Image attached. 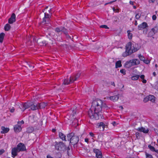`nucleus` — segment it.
<instances>
[{
    "instance_id": "1",
    "label": "nucleus",
    "mask_w": 158,
    "mask_h": 158,
    "mask_svg": "<svg viewBox=\"0 0 158 158\" xmlns=\"http://www.w3.org/2000/svg\"><path fill=\"white\" fill-rule=\"evenodd\" d=\"M107 108L106 104L100 99L93 101L90 108L88 112V115L91 119L99 118V115H101L102 111Z\"/></svg>"
},
{
    "instance_id": "2",
    "label": "nucleus",
    "mask_w": 158,
    "mask_h": 158,
    "mask_svg": "<svg viewBox=\"0 0 158 158\" xmlns=\"http://www.w3.org/2000/svg\"><path fill=\"white\" fill-rule=\"evenodd\" d=\"M138 50V49L137 48H135L133 46H132L131 43L129 42L126 46V50L123 53V56L124 57H126L132 53L136 52Z\"/></svg>"
},
{
    "instance_id": "3",
    "label": "nucleus",
    "mask_w": 158,
    "mask_h": 158,
    "mask_svg": "<svg viewBox=\"0 0 158 158\" xmlns=\"http://www.w3.org/2000/svg\"><path fill=\"white\" fill-rule=\"evenodd\" d=\"M80 75V73H77L76 75H73L69 77V78H66L64 79V84L65 85H68L70 83L73 82L78 78Z\"/></svg>"
},
{
    "instance_id": "4",
    "label": "nucleus",
    "mask_w": 158,
    "mask_h": 158,
    "mask_svg": "<svg viewBox=\"0 0 158 158\" xmlns=\"http://www.w3.org/2000/svg\"><path fill=\"white\" fill-rule=\"evenodd\" d=\"M54 146L55 149L57 151H64L66 148V146L63 142L56 141Z\"/></svg>"
},
{
    "instance_id": "5",
    "label": "nucleus",
    "mask_w": 158,
    "mask_h": 158,
    "mask_svg": "<svg viewBox=\"0 0 158 158\" xmlns=\"http://www.w3.org/2000/svg\"><path fill=\"white\" fill-rule=\"evenodd\" d=\"M148 27L147 23L145 22H143L138 26V29L139 30H142L143 29H147L146 31H147V28Z\"/></svg>"
},
{
    "instance_id": "6",
    "label": "nucleus",
    "mask_w": 158,
    "mask_h": 158,
    "mask_svg": "<svg viewBox=\"0 0 158 158\" xmlns=\"http://www.w3.org/2000/svg\"><path fill=\"white\" fill-rule=\"evenodd\" d=\"M18 149V151H23L26 150V147L23 143H19L16 147Z\"/></svg>"
},
{
    "instance_id": "7",
    "label": "nucleus",
    "mask_w": 158,
    "mask_h": 158,
    "mask_svg": "<svg viewBox=\"0 0 158 158\" xmlns=\"http://www.w3.org/2000/svg\"><path fill=\"white\" fill-rule=\"evenodd\" d=\"M94 152L96 154V156L97 158H103L102 157V153L98 149H94Z\"/></svg>"
},
{
    "instance_id": "8",
    "label": "nucleus",
    "mask_w": 158,
    "mask_h": 158,
    "mask_svg": "<svg viewBox=\"0 0 158 158\" xmlns=\"http://www.w3.org/2000/svg\"><path fill=\"white\" fill-rule=\"evenodd\" d=\"M16 21V16L14 13H13L11 17L8 19V23L10 24H12Z\"/></svg>"
},
{
    "instance_id": "9",
    "label": "nucleus",
    "mask_w": 158,
    "mask_h": 158,
    "mask_svg": "<svg viewBox=\"0 0 158 158\" xmlns=\"http://www.w3.org/2000/svg\"><path fill=\"white\" fill-rule=\"evenodd\" d=\"M119 98V94L113 96L107 97V99H110L113 102H116L118 101Z\"/></svg>"
},
{
    "instance_id": "10",
    "label": "nucleus",
    "mask_w": 158,
    "mask_h": 158,
    "mask_svg": "<svg viewBox=\"0 0 158 158\" xmlns=\"http://www.w3.org/2000/svg\"><path fill=\"white\" fill-rule=\"evenodd\" d=\"M79 140V139L78 137L77 136H75L73 137L70 142L73 143V144L74 145L77 143L78 142Z\"/></svg>"
},
{
    "instance_id": "11",
    "label": "nucleus",
    "mask_w": 158,
    "mask_h": 158,
    "mask_svg": "<svg viewBox=\"0 0 158 158\" xmlns=\"http://www.w3.org/2000/svg\"><path fill=\"white\" fill-rule=\"evenodd\" d=\"M137 130L141 132H143L144 133H148L149 132V129L148 128L145 129V128L141 127H139L137 129Z\"/></svg>"
},
{
    "instance_id": "12",
    "label": "nucleus",
    "mask_w": 158,
    "mask_h": 158,
    "mask_svg": "<svg viewBox=\"0 0 158 158\" xmlns=\"http://www.w3.org/2000/svg\"><path fill=\"white\" fill-rule=\"evenodd\" d=\"M18 149L16 148H12V150L11 154L12 155V157L13 158L15 157L17 155V153L19 152Z\"/></svg>"
},
{
    "instance_id": "13",
    "label": "nucleus",
    "mask_w": 158,
    "mask_h": 158,
    "mask_svg": "<svg viewBox=\"0 0 158 158\" xmlns=\"http://www.w3.org/2000/svg\"><path fill=\"white\" fill-rule=\"evenodd\" d=\"M14 129L15 132H19L22 130L21 126L18 124L15 125L14 127Z\"/></svg>"
},
{
    "instance_id": "14",
    "label": "nucleus",
    "mask_w": 158,
    "mask_h": 158,
    "mask_svg": "<svg viewBox=\"0 0 158 158\" xmlns=\"http://www.w3.org/2000/svg\"><path fill=\"white\" fill-rule=\"evenodd\" d=\"M30 104L31 102H27L23 104L22 106H23V111L30 107L31 105Z\"/></svg>"
},
{
    "instance_id": "15",
    "label": "nucleus",
    "mask_w": 158,
    "mask_h": 158,
    "mask_svg": "<svg viewBox=\"0 0 158 158\" xmlns=\"http://www.w3.org/2000/svg\"><path fill=\"white\" fill-rule=\"evenodd\" d=\"M97 127L98 128H99L101 129V127L103 131H104L105 127V124L103 122H101L100 123H98L97 124Z\"/></svg>"
},
{
    "instance_id": "16",
    "label": "nucleus",
    "mask_w": 158,
    "mask_h": 158,
    "mask_svg": "<svg viewBox=\"0 0 158 158\" xmlns=\"http://www.w3.org/2000/svg\"><path fill=\"white\" fill-rule=\"evenodd\" d=\"M47 104L46 103L42 102L38 104V109L43 108H45L47 105Z\"/></svg>"
},
{
    "instance_id": "17",
    "label": "nucleus",
    "mask_w": 158,
    "mask_h": 158,
    "mask_svg": "<svg viewBox=\"0 0 158 158\" xmlns=\"http://www.w3.org/2000/svg\"><path fill=\"white\" fill-rule=\"evenodd\" d=\"M133 66L138 65L140 64V61L139 60L135 59H134L131 60Z\"/></svg>"
},
{
    "instance_id": "18",
    "label": "nucleus",
    "mask_w": 158,
    "mask_h": 158,
    "mask_svg": "<svg viewBox=\"0 0 158 158\" xmlns=\"http://www.w3.org/2000/svg\"><path fill=\"white\" fill-rule=\"evenodd\" d=\"M30 105H31L30 107H31V109L32 110H34L37 109H39L38 104L36 105H34L32 102H31Z\"/></svg>"
},
{
    "instance_id": "19",
    "label": "nucleus",
    "mask_w": 158,
    "mask_h": 158,
    "mask_svg": "<svg viewBox=\"0 0 158 158\" xmlns=\"http://www.w3.org/2000/svg\"><path fill=\"white\" fill-rule=\"evenodd\" d=\"M59 137L62 140L66 141V136L62 132H60L59 133Z\"/></svg>"
},
{
    "instance_id": "20",
    "label": "nucleus",
    "mask_w": 158,
    "mask_h": 158,
    "mask_svg": "<svg viewBox=\"0 0 158 158\" xmlns=\"http://www.w3.org/2000/svg\"><path fill=\"white\" fill-rule=\"evenodd\" d=\"M1 129L2 131H1L2 134H5L8 132L9 131V129L8 128H5L4 127H2Z\"/></svg>"
},
{
    "instance_id": "21",
    "label": "nucleus",
    "mask_w": 158,
    "mask_h": 158,
    "mask_svg": "<svg viewBox=\"0 0 158 158\" xmlns=\"http://www.w3.org/2000/svg\"><path fill=\"white\" fill-rule=\"evenodd\" d=\"M74 133L73 132H71V133L68 134L67 135V138H68L69 141H70L71 139H72L73 137L75 136Z\"/></svg>"
},
{
    "instance_id": "22",
    "label": "nucleus",
    "mask_w": 158,
    "mask_h": 158,
    "mask_svg": "<svg viewBox=\"0 0 158 158\" xmlns=\"http://www.w3.org/2000/svg\"><path fill=\"white\" fill-rule=\"evenodd\" d=\"M132 62L131 61V60L129 61H127L125 64V66L126 67L129 68L131 66H132Z\"/></svg>"
},
{
    "instance_id": "23",
    "label": "nucleus",
    "mask_w": 158,
    "mask_h": 158,
    "mask_svg": "<svg viewBox=\"0 0 158 158\" xmlns=\"http://www.w3.org/2000/svg\"><path fill=\"white\" fill-rule=\"evenodd\" d=\"M122 66L121 61V60H118L117 61L115 64V67L117 68Z\"/></svg>"
},
{
    "instance_id": "24",
    "label": "nucleus",
    "mask_w": 158,
    "mask_h": 158,
    "mask_svg": "<svg viewBox=\"0 0 158 158\" xmlns=\"http://www.w3.org/2000/svg\"><path fill=\"white\" fill-rule=\"evenodd\" d=\"M10 26L9 24H6L5 26L4 29L6 31H9L10 28Z\"/></svg>"
},
{
    "instance_id": "25",
    "label": "nucleus",
    "mask_w": 158,
    "mask_h": 158,
    "mask_svg": "<svg viewBox=\"0 0 158 158\" xmlns=\"http://www.w3.org/2000/svg\"><path fill=\"white\" fill-rule=\"evenodd\" d=\"M5 34L3 33H2L0 34V42L2 43Z\"/></svg>"
},
{
    "instance_id": "26",
    "label": "nucleus",
    "mask_w": 158,
    "mask_h": 158,
    "mask_svg": "<svg viewBox=\"0 0 158 158\" xmlns=\"http://www.w3.org/2000/svg\"><path fill=\"white\" fill-rule=\"evenodd\" d=\"M139 77V75H135L131 77V79L132 80H137Z\"/></svg>"
},
{
    "instance_id": "27",
    "label": "nucleus",
    "mask_w": 158,
    "mask_h": 158,
    "mask_svg": "<svg viewBox=\"0 0 158 158\" xmlns=\"http://www.w3.org/2000/svg\"><path fill=\"white\" fill-rule=\"evenodd\" d=\"M55 31L57 33H59L61 32L62 31V27L56 28L55 29Z\"/></svg>"
},
{
    "instance_id": "28",
    "label": "nucleus",
    "mask_w": 158,
    "mask_h": 158,
    "mask_svg": "<svg viewBox=\"0 0 158 158\" xmlns=\"http://www.w3.org/2000/svg\"><path fill=\"white\" fill-rule=\"evenodd\" d=\"M127 35L128 38L130 39H131L132 37V34L131 33L130 31H127Z\"/></svg>"
},
{
    "instance_id": "29",
    "label": "nucleus",
    "mask_w": 158,
    "mask_h": 158,
    "mask_svg": "<svg viewBox=\"0 0 158 158\" xmlns=\"http://www.w3.org/2000/svg\"><path fill=\"white\" fill-rule=\"evenodd\" d=\"M62 31L61 32H63L64 34L67 35V31L65 27H62Z\"/></svg>"
},
{
    "instance_id": "30",
    "label": "nucleus",
    "mask_w": 158,
    "mask_h": 158,
    "mask_svg": "<svg viewBox=\"0 0 158 158\" xmlns=\"http://www.w3.org/2000/svg\"><path fill=\"white\" fill-rule=\"evenodd\" d=\"M50 19H48V20H47V19H45V18H44L43 19V20L42 21V23H44V24H48L49 22Z\"/></svg>"
},
{
    "instance_id": "31",
    "label": "nucleus",
    "mask_w": 158,
    "mask_h": 158,
    "mask_svg": "<svg viewBox=\"0 0 158 158\" xmlns=\"http://www.w3.org/2000/svg\"><path fill=\"white\" fill-rule=\"evenodd\" d=\"M154 97L153 95H149L148 97V98L149 100L153 102H154L155 99H154Z\"/></svg>"
},
{
    "instance_id": "32",
    "label": "nucleus",
    "mask_w": 158,
    "mask_h": 158,
    "mask_svg": "<svg viewBox=\"0 0 158 158\" xmlns=\"http://www.w3.org/2000/svg\"><path fill=\"white\" fill-rule=\"evenodd\" d=\"M148 148L152 152H154L155 151V148L151 145H149L148 146Z\"/></svg>"
},
{
    "instance_id": "33",
    "label": "nucleus",
    "mask_w": 158,
    "mask_h": 158,
    "mask_svg": "<svg viewBox=\"0 0 158 158\" xmlns=\"http://www.w3.org/2000/svg\"><path fill=\"white\" fill-rule=\"evenodd\" d=\"M145 153V156H146V158H153V157L152 155L146 152Z\"/></svg>"
},
{
    "instance_id": "34",
    "label": "nucleus",
    "mask_w": 158,
    "mask_h": 158,
    "mask_svg": "<svg viewBox=\"0 0 158 158\" xmlns=\"http://www.w3.org/2000/svg\"><path fill=\"white\" fill-rule=\"evenodd\" d=\"M34 129L33 127H29L27 129V131L28 133H31L33 131Z\"/></svg>"
},
{
    "instance_id": "35",
    "label": "nucleus",
    "mask_w": 158,
    "mask_h": 158,
    "mask_svg": "<svg viewBox=\"0 0 158 158\" xmlns=\"http://www.w3.org/2000/svg\"><path fill=\"white\" fill-rule=\"evenodd\" d=\"M44 18H45V19H47V20H48L50 19V15L48 14L45 13V16Z\"/></svg>"
},
{
    "instance_id": "36",
    "label": "nucleus",
    "mask_w": 158,
    "mask_h": 158,
    "mask_svg": "<svg viewBox=\"0 0 158 158\" xmlns=\"http://www.w3.org/2000/svg\"><path fill=\"white\" fill-rule=\"evenodd\" d=\"M138 56L139 59L141 60L144 61L145 60V58L143 56L141 55H139Z\"/></svg>"
},
{
    "instance_id": "37",
    "label": "nucleus",
    "mask_w": 158,
    "mask_h": 158,
    "mask_svg": "<svg viewBox=\"0 0 158 158\" xmlns=\"http://www.w3.org/2000/svg\"><path fill=\"white\" fill-rule=\"evenodd\" d=\"M141 15L139 13H137L135 15V18L137 19H138L141 17Z\"/></svg>"
},
{
    "instance_id": "38",
    "label": "nucleus",
    "mask_w": 158,
    "mask_h": 158,
    "mask_svg": "<svg viewBox=\"0 0 158 158\" xmlns=\"http://www.w3.org/2000/svg\"><path fill=\"white\" fill-rule=\"evenodd\" d=\"M135 135L136 136V139H139L140 135V133L138 132H137L135 133Z\"/></svg>"
},
{
    "instance_id": "39",
    "label": "nucleus",
    "mask_w": 158,
    "mask_h": 158,
    "mask_svg": "<svg viewBox=\"0 0 158 158\" xmlns=\"http://www.w3.org/2000/svg\"><path fill=\"white\" fill-rule=\"evenodd\" d=\"M120 72L124 75L126 74V70L125 69H122L120 70Z\"/></svg>"
},
{
    "instance_id": "40",
    "label": "nucleus",
    "mask_w": 158,
    "mask_h": 158,
    "mask_svg": "<svg viewBox=\"0 0 158 158\" xmlns=\"http://www.w3.org/2000/svg\"><path fill=\"white\" fill-rule=\"evenodd\" d=\"M154 34L151 31L149 32L148 34L149 36L152 37L154 35Z\"/></svg>"
},
{
    "instance_id": "41",
    "label": "nucleus",
    "mask_w": 158,
    "mask_h": 158,
    "mask_svg": "<svg viewBox=\"0 0 158 158\" xmlns=\"http://www.w3.org/2000/svg\"><path fill=\"white\" fill-rule=\"evenodd\" d=\"M151 31H152L154 34L157 32V31L156 30L155 28H152L151 29Z\"/></svg>"
},
{
    "instance_id": "42",
    "label": "nucleus",
    "mask_w": 158,
    "mask_h": 158,
    "mask_svg": "<svg viewBox=\"0 0 158 158\" xmlns=\"http://www.w3.org/2000/svg\"><path fill=\"white\" fill-rule=\"evenodd\" d=\"M24 122L23 120L21 121H19L18 122V124L19 125L21 126V125L23 124Z\"/></svg>"
},
{
    "instance_id": "43",
    "label": "nucleus",
    "mask_w": 158,
    "mask_h": 158,
    "mask_svg": "<svg viewBox=\"0 0 158 158\" xmlns=\"http://www.w3.org/2000/svg\"><path fill=\"white\" fill-rule=\"evenodd\" d=\"M100 27L101 28H104L105 29L108 28V27L107 26H106V25H102L100 26Z\"/></svg>"
},
{
    "instance_id": "44",
    "label": "nucleus",
    "mask_w": 158,
    "mask_h": 158,
    "mask_svg": "<svg viewBox=\"0 0 158 158\" xmlns=\"http://www.w3.org/2000/svg\"><path fill=\"white\" fill-rule=\"evenodd\" d=\"M149 100L148 98H144L143 101L144 102H147Z\"/></svg>"
},
{
    "instance_id": "45",
    "label": "nucleus",
    "mask_w": 158,
    "mask_h": 158,
    "mask_svg": "<svg viewBox=\"0 0 158 158\" xmlns=\"http://www.w3.org/2000/svg\"><path fill=\"white\" fill-rule=\"evenodd\" d=\"M152 19L153 20H155L156 19V15H153L152 16Z\"/></svg>"
},
{
    "instance_id": "46",
    "label": "nucleus",
    "mask_w": 158,
    "mask_h": 158,
    "mask_svg": "<svg viewBox=\"0 0 158 158\" xmlns=\"http://www.w3.org/2000/svg\"><path fill=\"white\" fill-rule=\"evenodd\" d=\"M115 2V1H111L109 2H108V3H106L105 4V5H106L108 4H112V3H113V2Z\"/></svg>"
},
{
    "instance_id": "47",
    "label": "nucleus",
    "mask_w": 158,
    "mask_h": 158,
    "mask_svg": "<svg viewBox=\"0 0 158 158\" xmlns=\"http://www.w3.org/2000/svg\"><path fill=\"white\" fill-rule=\"evenodd\" d=\"M89 135L92 136V137H94V133L92 132H90L89 133Z\"/></svg>"
},
{
    "instance_id": "48",
    "label": "nucleus",
    "mask_w": 158,
    "mask_h": 158,
    "mask_svg": "<svg viewBox=\"0 0 158 158\" xmlns=\"http://www.w3.org/2000/svg\"><path fill=\"white\" fill-rule=\"evenodd\" d=\"M5 152V151L3 149H2L0 150V155L2 154Z\"/></svg>"
},
{
    "instance_id": "49",
    "label": "nucleus",
    "mask_w": 158,
    "mask_h": 158,
    "mask_svg": "<svg viewBox=\"0 0 158 158\" xmlns=\"http://www.w3.org/2000/svg\"><path fill=\"white\" fill-rule=\"evenodd\" d=\"M140 78L143 79L144 78L145 76L144 75H141L140 76H139Z\"/></svg>"
},
{
    "instance_id": "50",
    "label": "nucleus",
    "mask_w": 158,
    "mask_h": 158,
    "mask_svg": "<svg viewBox=\"0 0 158 158\" xmlns=\"http://www.w3.org/2000/svg\"><path fill=\"white\" fill-rule=\"evenodd\" d=\"M85 141L87 143H89V139L87 138H86L85 139Z\"/></svg>"
},
{
    "instance_id": "51",
    "label": "nucleus",
    "mask_w": 158,
    "mask_h": 158,
    "mask_svg": "<svg viewBox=\"0 0 158 158\" xmlns=\"http://www.w3.org/2000/svg\"><path fill=\"white\" fill-rule=\"evenodd\" d=\"M15 109H14V108H13L11 109L10 110V111L11 112H13L14 111Z\"/></svg>"
},
{
    "instance_id": "52",
    "label": "nucleus",
    "mask_w": 158,
    "mask_h": 158,
    "mask_svg": "<svg viewBox=\"0 0 158 158\" xmlns=\"http://www.w3.org/2000/svg\"><path fill=\"white\" fill-rule=\"evenodd\" d=\"M142 82L143 83H146L147 82V81L144 79H142Z\"/></svg>"
},
{
    "instance_id": "53",
    "label": "nucleus",
    "mask_w": 158,
    "mask_h": 158,
    "mask_svg": "<svg viewBox=\"0 0 158 158\" xmlns=\"http://www.w3.org/2000/svg\"><path fill=\"white\" fill-rule=\"evenodd\" d=\"M150 2L153 3L156 0H149Z\"/></svg>"
},
{
    "instance_id": "54",
    "label": "nucleus",
    "mask_w": 158,
    "mask_h": 158,
    "mask_svg": "<svg viewBox=\"0 0 158 158\" xmlns=\"http://www.w3.org/2000/svg\"><path fill=\"white\" fill-rule=\"evenodd\" d=\"M47 158H53L50 155H48L47 156Z\"/></svg>"
},
{
    "instance_id": "55",
    "label": "nucleus",
    "mask_w": 158,
    "mask_h": 158,
    "mask_svg": "<svg viewBox=\"0 0 158 158\" xmlns=\"http://www.w3.org/2000/svg\"><path fill=\"white\" fill-rule=\"evenodd\" d=\"M138 24V23H137V21L136 20H135V23H134V24L135 25V26H136Z\"/></svg>"
},
{
    "instance_id": "56",
    "label": "nucleus",
    "mask_w": 158,
    "mask_h": 158,
    "mask_svg": "<svg viewBox=\"0 0 158 158\" xmlns=\"http://www.w3.org/2000/svg\"><path fill=\"white\" fill-rule=\"evenodd\" d=\"M111 85L114 86H115V84L114 83V82H111Z\"/></svg>"
},
{
    "instance_id": "57",
    "label": "nucleus",
    "mask_w": 158,
    "mask_h": 158,
    "mask_svg": "<svg viewBox=\"0 0 158 158\" xmlns=\"http://www.w3.org/2000/svg\"><path fill=\"white\" fill-rule=\"evenodd\" d=\"M153 75L154 76H156V73L155 72H154L153 73Z\"/></svg>"
},
{
    "instance_id": "58",
    "label": "nucleus",
    "mask_w": 158,
    "mask_h": 158,
    "mask_svg": "<svg viewBox=\"0 0 158 158\" xmlns=\"http://www.w3.org/2000/svg\"><path fill=\"white\" fill-rule=\"evenodd\" d=\"M154 152L158 154V150L155 149V151H154Z\"/></svg>"
},
{
    "instance_id": "59",
    "label": "nucleus",
    "mask_w": 158,
    "mask_h": 158,
    "mask_svg": "<svg viewBox=\"0 0 158 158\" xmlns=\"http://www.w3.org/2000/svg\"><path fill=\"white\" fill-rule=\"evenodd\" d=\"M56 131V130L55 129H52V131L53 132H55Z\"/></svg>"
},
{
    "instance_id": "60",
    "label": "nucleus",
    "mask_w": 158,
    "mask_h": 158,
    "mask_svg": "<svg viewBox=\"0 0 158 158\" xmlns=\"http://www.w3.org/2000/svg\"><path fill=\"white\" fill-rule=\"evenodd\" d=\"M120 107V108H121V109H123V106H120V107Z\"/></svg>"
},
{
    "instance_id": "61",
    "label": "nucleus",
    "mask_w": 158,
    "mask_h": 158,
    "mask_svg": "<svg viewBox=\"0 0 158 158\" xmlns=\"http://www.w3.org/2000/svg\"><path fill=\"white\" fill-rule=\"evenodd\" d=\"M144 62L145 63H146V64H148V62L147 61V60L146 61V62Z\"/></svg>"
},
{
    "instance_id": "62",
    "label": "nucleus",
    "mask_w": 158,
    "mask_h": 158,
    "mask_svg": "<svg viewBox=\"0 0 158 158\" xmlns=\"http://www.w3.org/2000/svg\"><path fill=\"white\" fill-rule=\"evenodd\" d=\"M155 66L156 67H157V64H156L155 65Z\"/></svg>"
},
{
    "instance_id": "63",
    "label": "nucleus",
    "mask_w": 158,
    "mask_h": 158,
    "mask_svg": "<svg viewBox=\"0 0 158 158\" xmlns=\"http://www.w3.org/2000/svg\"><path fill=\"white\" fill-rule=\"evenodd\" d=\"M113 9L114 10V8H113Z\"/></svg>"
},
{
    "instance_id": "64",
    "label": "nucleus",
    "mask_w": 158,
    "mask_h": 158,
    "mask_svg": "<svg viewBox=\"0 0 158 158\" xmlns=\"http://www.w3.org/2000/svg\"><path fill=\"white\" fill-rule=\"evenodd\" d=\"M156 13H157V11H156Z\"/></svg>"
}]
</instances>
